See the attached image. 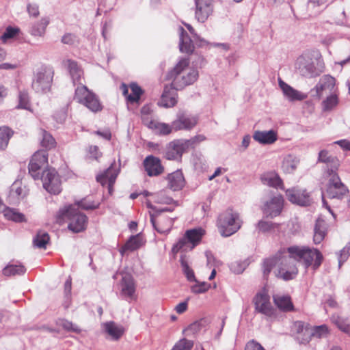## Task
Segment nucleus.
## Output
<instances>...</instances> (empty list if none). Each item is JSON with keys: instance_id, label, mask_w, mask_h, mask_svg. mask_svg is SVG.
Masks as SVG:
<instances>
[{"instance_id": "f257e3e1", "label": "nucleus", "mask_w": 350, "mask_h": 350, "mask_svg": "<svg viewBox=\"0 0 350 350\" xmlns=\"http://www.w3.org/2000/svg\"><path fill=\"white\" fill-rule=\"evenodd\" d=\"M48 163L46 151L36 152L29 164V173L34 180L40 179L43 187L50 193L58 194L62 191L61 180L57 172L54 168L44 170Z\"/></svg>"}, {"instance_id": "f03ea898", "label": "nucleus", "mask_w": 350, "mask_h": 350, "mask_svg": "<svg viewBox=\"0 0 350 350\" xmlns=\"http://www.w3.org/2000/svg\"><path fill=\"white\" fill-rule=\"evenodd\" d=\"M293 257L288 252V248L280 250L275 256L265 259L262 265V271L265 276L271 272L273 267H276L278 273L276 275L284 280L293 279L298 273Z\"/></svg>"}, {"instance_id": "7ed1b4c3", "label": "nucleus", "mask_w": 350, "mask_h": 350, "mask_svg": "<svg viewBox=\"0 0 350 350\" xmlns=\"http://www.w3.org/2000/svg\"><path fill=\"white\" fill-rule=\"evenodd\" d=\"M188 58L181 59L175 67L167 75L169 80H172V85L176 90H181L185 86L193 84L198 78V71L189 66Z\"/></svg>"}, {"instance_id": "20e7f679", "label": "nucleus", "mask_w": 350, "mask_h": 350, "mask_svg": "<svg viewBox=\"0 0 350 350\" xmlns=\"http://www.w3.org/2000/svg\"><path fill=\"white\" fill-rule=\"evenodd\" d=\"M288 252L295 260L303 263L306 269L312 266L314 270H317L323 260V256L319 250L309 247H289Z\"/></svg>"}, {"instance_id": "39448f33", "label": "nucleus", "mask_w": 350, "mask_h": 350, "mask_svg": "<svg viewBox=\"0 0 350 350\" xmlns=\"http://www.w3.org/2000/svg\"><path fill=\"white\" fill-rule=\"evenodd\" d=\"M60 217L68 220V228L75 233L85 230L88 224V217L79 211L75 205H69L60 209Z\"/></svg>"}, {"instance_id": "423d86ee", "label": "nucleus", "mask_w": 350, "mask_h": 350, "mask_svg": "<svg viewBox=\"0 0 350 350\" xmlns=\"http://www.w3.org/2000/svg\"><path fill=\"white\" fill-rule=\"evenodd\" d=\"M338 164L327 170L326 193L329 198L342 199L349 192L337 173Z\"/></svg>"}, {"instance_id": "0eeeda50", "label": "nucleus", "mask_w": 350, "mask_h": 350, "mask_svg": "<svg viewBox=\"0 0 350 350\" xmlns=\"http://www.w3.org/2000/svg\"><path fill=\"white\" fill-rule=\"evenodd\" d=\"M54 77V70L49 66H42L34 72L31 87L33 90L40 94H46L51 91Z\"/></svg>"}, {"instance_id": "6e6552de", "label": "nucleus", "mask_w": 350, "mask_h": 350, "mask_svg": "<svg viewBox=\"0 0 350 350\" xmlns=\"http://www.w3.org/2000/svg\"><path fill=\"white\" fill-rule=\"evenodd\" d=\"M295 68L303 77L312 78L317 77L323 72V66L308 55H300L295 63Z\"/></svg>"}, {"instance_id": "1a4fd4ad", "label": "nucleus", "mask_w": 350, "mask_h": 350, "mask_svg": "<svg viewBox=\"0 0 350 350\" xmlns=\"http://www.w3.org/2000/svg\"><path fill=\"white\" fill-rule=\"evenodd\" d=\"M239 215L232 210H227L219 215L217 226L221 236L227 237L232 235L240 228Z\"/></svg>"}, {"instance_id": "9d476101", "label": "nucleus", "mask_w": 350, "mask_h": 350, "mask_svg": "<svg viewBox=\"0 0 350 350\" xmlns=\"http://www.w3.org/2000/svg\"><path fill=\"white\" fill-rule=\"evenodd\" d=\"M174 208H163L159 211L157 213H150V222L153 228L161 234L168 233L174 224L175 217H170L163 215L164 212H172Z\"/></svg>"}, {"instance_id": "9b49d317", "label": "nucleus", "mask_w": 350, "mask_h": 350, "mask_svg": "<svg viewBox=\"0 0 350 350\" xmlns=\"http://www.w3.org/2000/svg\"><path fill=\"white\" fill-rule=\"evenodd\" d=\"M255 310L267 317H275V311L270 302V297L265 290L258 292L254 298Z\"/></svg>"}, {"instance_id": "f8f14e48", "label": "nucleus", "mask_w": 350, "mask_h": 350, "mask_svg": "<svg viewBox=\"0 0 350 350\" xmlns=\"http://www.w3.org/2000/svg\"><path fill=\"white\" fill-rule=\"evenodd\" d=\"M335 79L330 75H324L310 91L313 98L320 99L324 96L333 93L335 87Z\"/></svg>"}, {"instance_id": "ddd939ff", "label": "nucleus", "mask_w": 350, "mask_h": 350, "mask_svg": "<svg viewBox=\"0 0 350 350\" xmlns=\"http://www.w3.org/2000/svg\"><path fill=\"white\" fill-rule=\"evenodd\" d=\"M191 146H192V141L178 139L171 142L166 148L165 158L168 160L179 159Z\"/></svg>"}, {"instance_id": "4468645a", "label": "nucleus", "mask_w": 350, "mask_h": 350, "mask_svg": "<svg viewBox=\"0 0 350 350\" xmlns=\"http://www.w3.org/2000/svg\"><path fill=\"white\" fill-rule=\"evenodd\" d=\"M283 205V197L281 195H277L264 204L262 211L266 217L273 219L281 213Z\"/></svg>"}, {"instance_id": "2eb2a0df", "label": "nucleus", "mask_w": 350, "mask_h": 350, "mask_svg": "<svg viewBox=\"0 0 350 350\" xmlns=\"http://www.w3.org/2000/svg\"><path fill=\"white\" fill-rule=\"evenodd\" d=\"M198 117L187 113L180 111L176 119L172 122V127L174 131L190 130L198 123Z\"/></svg>"}, {"instance_id": "dca6fc26", "label": "nucleus", "mask_w": 350, "mask_h": 350, "mask_svg": "<svg viewBox=\"0 0 350 350\" xmlns=\"http://www.w3.org/2000/svg\"><path fill=\"white\" fill-rule=\"evenodd\" d=\"M195 18L200 23H204L213 12V0H195Z\"/></svg>"}, {"instance_id": "f3484780", "label": "nucleus", "mask_w": 350, "mask_h": 350, "mask_svg": "<svg viewBox=\"0 0 350 350\" xmlns=\"http://www.w3.org/2000/svg\"><path fill=\"white\" fill-rule=\"evenodd\" d=\"M136 286L133 278L125 275L120 281V296L122 299L131 301L136 299Z\"/></svg>"}, {"instance_id": "a211bd4d", "label": "nucleus", "mask_w": 350, "mask_h": 350, "mask_svg": "<svg viewBox=\"0 0 350 350\" xmlns=\"http://www.w3.org/2000/svg\"><path fill=\"white\" fill-rule=\"evenodd\" d=\"M286 195L288 200L293 204L306 206L311 202V198L306 190L294 187L287 189Z\"/></svg>"}, {"instance_id": "6ab92c4d", "label": "nucleus", "mask_w": 350, "mask_h": 350, "mask_svg": "<svg viewBox=\"0 0 350 350\" xmlns=\"http://www.w3.org/2000/svg\"><path fill=\"white\" fill-rule=\"evenodd\" d=\"M144 166L149 176H157L163 172V167L159 158L152 155L148 156L144 161Z\"/></svg>"}, {"instance_id": "aec40b11", "label": "nucleus", "mask_w": 350, "mask_h": 350, "mask_svg": "<svg viewBox=\"0 0 350 350\" xmlns=\"http://www.w3.org/2000/svg\"><path fill=\"white\" fill-rule=\"evenodd\" d=\"M174 86H165L158 105L165 108L172 107L177 103V92Z\"/></svg>"}, {"instance_id": "412c9836", "label": "nucleus", "mask_w": 350, "mask_h": 350, "mask_svg": "<svg viewBox=\"0 0 350 350\" xmlns=\"http://www.w3.org/2000/svg\"><path fill=\"white\" fill-rule=\"evenodd\" d=\"M118 174V171L111 165L108 167L103 174L97 176L96 180L103 186H107L109 193H111Z\"/></svg>"}, {"instance_id": "4be33fe9", "label": "nucleus", "mask_w": 350, "mask_h": 350, "mask_svg": "<svg viewBox=\"0 0 350 350\" xmlns=\"http://www.w3.org/2000/svg\"><path fill=\"white\" fill-rule=\"evenodd\" d=\"M278 84L284 96L290 101H300L307 98V94L294 89L280 78L278 79Z\"/></svg>"}, {"instance_id": "5701e85b", "label": "nucleus", "mask_w": 350, "mask_h": 350, "mask_svg": "<svg viewBox=\"0 0 350 350\" xmlns=\"http://www.w3.org/2000/svg\"><path fill=\"white\" fill-rule=\"evenodd\" d=\"M179 49L182 53H191L194 50L193 41L183 27H178Z\"/></svg>"}, {"instance_id": "b1692460", "label": "nucleus", "mask_w": 350, "mask_h": 350, "mask_svg": "<svg viewBox=\"0 0 350 350\" xmlns=\"http://www.w3.org/2000/svg\"><path fill=\"white\" fill-rule=\"evenodd\" d=\"M253 138L260 144H271L277 140L278 136L273 130L256 131L253 134Z\"/></svg>"}, {"instance_id": "393cba45", "label": "nucleus", "mask_w": 350, "mask_h": 350, "mask_svg": "<svg viewBox=\"0 0 350 350\" xmlns=\"http://www.w3.org/2000/svg\"><path fill=\"white\" fill-rule=\"evenodd\" d=\"M65 65L67 66L74 85L82 83L83 71L78 64L74 60L67 59Z\"/></svg>"}, {"instance_id": "a878e982", "label": "nucleus", "mask_w": 350, "mask_h": 350, "mask_svg": "<svg viewBox=\"0 0 350 350\" xmlns=\"http://www.w3.org/2000/svg\"><path fill=\"white\" fill-rule=\"evenodd\" d=\"M260 180L265 185L283 189L282 179L280 178L279 175L273 171L262 174L261 175Z\"/></svg>"}, {"instance_id": "bb28decb", "label": "nucleus", "mask_w": 350, "mask_h": 350, "mask_svg": "<svg viewBox=\"0 0 350 350\" xmlns=\"http://www.w3.org/2000/svg\"><path fill=\"white\" fill-rule=\"evenodd\" d=\"M273 301L275 306L283 312L294 311V306L289 295H274L273 296Z\"/></svg>"}, {"instance_id": "cd10ccee", "label": "nucleus", "mask_w": 350, "mask_h": 350, "mask_svg": "<svg viewBox=\"0 0 350 350\" xmlns=\"http://www.w3.org/2000/svg\"><path fill=\"white\" fill-rule=\"evenodd\" d=\"M144 244L142 236L140 233L131 236L126 243L120 248V252L123 256L126 251H135Z\"/></svg>"}, {"instance_id": "c85d7f7f", "label": "nucleus", "mask_w": 350, "mask_h": 350, "mask_svg": "<svg viewBox=\"0 0 350 350\" xmlns=\"http://www.w3.org/2000/svg\"><path fill=\"white\" fill-rule=\"evenodd\" d=\"M327 232V224L325 221L319 217L317 221L314 228L313 241L314 244L317 245L321 243L324 239Z\"/></svg>"}, {"instance_id": "c756f323", "label": "nucleus", "mask_w": 350, "mask_h": 350, "mask_svg": "<svg viewBox=\"0 0 350 350\" xmlns=\"http://www.w3.org/2000/svg\"><path fill=\"white\" fill-rule=\"evenodd\" d=\"M168 187L173 191L180 190L185 185V178L181 171L177 170L167 176Z\"/></svg>"}, {"instance_id": "7c9ffc66", "label": "nucleus", "mask_w": 350, "mask_h": 350, "mask_svg": "<svg viewBox=\"0 0 350 350\" xmlns=\"http://www.w3.org/2000/svg\"><path fill=\"white\" fill-rule=\"evenodd\" d=\"M50 23L49 18L42 17L40 21L33 23L29 29V33L33 36L42 37L45 34L46 29Z\"/></svg>"}, {"instance_id": "2f4dec72", "label": "nucleus", "mask_w": 350, "mask_h": 350, "mask_svg": "<svg viewBox=\"0 0 350 350\" xmlns=\"http://www.w3.org/2000/svg\"><path fill=\"white\" fill-rule=\"evenodd\" d=\"M90 95L85 96L84 100H82L81 104L85 105L93 112L100 111L103 107L98 96L92 92L90 93Z\"/></svg>"}, {"instance_id": "473e14b6", "label": "nucleus", "mask_w": 350, "mask_h": 350, "mask_svg": "<svg viewBox=\"0 0 350 350\" xmlns=\"http://www.w3.org/2000/svg\"><path fill=\"white\" fill-rule=\"evenodd\" d=\"M204 233L205 231L201 228L188 230L185 232L186 239L192 245L191 250L199 244Z\"/></svg>"}, {"instance_id": "72a5a7b5", "label": "nucleus", "mask_w": 350, "mask_h": 350, "mask_svg": "<svg viewBox=\"0 0 350 350\" xmlns=\"http://www.w3.org/2000/svg\"><path fill=\"white\" fill-rule=\"evenodd\" d=\"M104 329L113 340H118L124 333V329L122 326L118 325L113 321L107 322L103 325Z\"/></svg>"}, {"instance_id": "f704fd0d", "label": "nucleus", "mask_w": 350, "mask_h": 350, "mask_svg": "<svg viewBox=\"0 0 350 350\" xmlns=\"http://www.w3.org/2000/svg\"><path fill=\"white\" fill-rule=\"evenodd\" d=\"M26 272V268L21 263L12 264L9 263L2 270V273L5 276L21 275Z\"/></svg>"}, {"instance_id": "c9c22d12", "label": "nucleus", "mask_w": 350, "mask_h": 350, "mask_svg": "<svg viewBox=\"0 0 350 350\" xmlns=\"http://www.w3.org/2000/svg\"><path fill=\"white\" fill-rule=\"evenodd\" d=\"M3 216L8 220L14 222L25 221V216L24 214L18 212L16 209L4 206L2 211Z\"/></svg>"}, {"instance_id": "e433bc0d", "label": "nucleus", "mask_w": 350, "mask_h": 350, "mask_svg": "<svg viewBox=\"0 0 350 350\" xmlns=\"http://www.w3.org/2000/svg\"><path fill=\"white\" fill-rule=\"evenodd\" d=\"M14 131L7 126H0V150H4L8 146L9 141Z\"/></svg>"}, {"instance_id": "4c0bfd02", "label": "nucleus", "mask_w": 350, "mask_h": 350, "mask_svg": "<svg viewBox=\"0 0 350 350\" xmlns=\"http://www.w3.org/2000/svg\"><path fill=\"white\" fill-rule=\"evenodd\" d=\"M27 195V189L22 186L21 181H15L10 187V196L17 200L23 199Z\"/></svg>"}, {"instance_id": "58836bf2", "label": "nucleus", "mask_w": 350, "mask_h": 350, "mask_svg": "<svg viewBox=\"0 0 350 350\" xmlns=\"http://www.w3.org/2000/svg\"><path fill=\"white\" fill-rule=\"evenodd\" d=\"M180 262L182 271L187 279L190 282L196 281L194 272L189 266L188 258L185 255H182L180 258Z\"/></svg>"}, {"instance_id": "ea45409f", "label": "nucleus", "mask_w": 350, "mask_h": 350, "mask_svg": "<svg viewBox=\"0 0 350 350\" xmlns=\"http://www.w3.org/2000/svg\"><path fill=\"white\" fill-rule=\"evenodd\" d=\"M299 163V160L297 157L288 155L284 157L282 162V169L286 173H292L293 172L297 167Z\"/></svg>"}, {"instance_id": "a19ab883", "label": "nucleus", "mask_w": 350, "mask_h": 350, "mask_svg": "<svg viewBox=\"0 0 350 350\" xmlns=\"http://www.w3.org/2000/svg\"><path fill=\"white\" fill-rule=\"evenodd\" d=\"M49 235L47 232L44 231H38L36 235L33 237V245L38 248L45 249L46 245L49 241Z\"/></svg>"}, {"instance_id": "79ce46f5", "label": "nucleus", "mask_w": 350, "mask_h": 350, "mask_svg": "<svg viewBox=\"0 0 350 350\" xmlns=\"http://www.w3.org/2000/svg\"><path fill=\"white\" fill-rule=\"evenodd\" d=\"M130 88L132 93L127 96V100L131 103L138 102L141 95L143 94L142 89L135 83H131Z\"/></svg>"}, {"instance_id": "37998d69", "label": "nucleus", "mask_w": 350, "mask_h": 350, "mask_svg": "<svg viewBox=\"0 0 350 350\" xmlns=\"http://www.w3.org/2000/svg\"><path fill=\"white\" fill-rule=\"evenodd\" d=\"M90 92H92L82 83H78L75 89V99L77 100L78 103H81L82 100H84L85 96H90Z\"/></svg>"}, {"instance_id": "c03bdc74", "label": "nucleus", "mask_w": 350, "mask_h": 350, "mask_svg": "<svg viewBox=\"0 0 350 350\" xmlns=\"http://www.w3.org/2000/svg\"><path fill=\"white\" fill-rule=\"evenodd\" d=\"M17 109H23L31 111L29 97L26 91H20L18 94V104Z\"/></svg>"}, {"instance_id": "a18cd8bd", "label": "nucleus", "mask_w": 350, "mask_h": 350, "mask_svg": "<svg viewBox=\"0 0 350 350\" xmlns=\"http://www.w3.org/2000/svg\"><path fill=\"white\" fill-rule=\"evenodd\" d=\"M327 95L326 99L322 103L323 109L324 111H329L338 105V99L336 94L331 93Z\"/></svg>"}, {"instance_id": "49530a36", "label": "nucleus", "mask_w": 350, "mask_h": 350, "mask_svg": "<svg viewBox=\"0 0 350 350\" xmlns=\"http://www.w3.org/2000/svg\"><path fill=\"white\" fill-rule=\"evenodd\" d=\"M278 226V224L261 219L256 224V228L258 232L265 233L271 231Z\"/></svg>"}, {"instance_id": "de8ad7c7", "label": "nucleus", "mask_w": 350, "mask_h": 350, "mask_svg": "<svg viewBox=\"0 0 350 350\" xmlns=\"http://www.w3.org/2000/svg\"><path fill=\"white\" fill-rule=\"evenodd\" d=\"M332 321L337 325V327L342 332L345 333L350 332V326L346 320L342 319L338 315H333L332 317Z\"/></svg>"}, {"instance_id": "09e8293b", "label": "nucleus", "mask_w": 350, "mask_h": 350, "mask_svg": "<svg viewBox=\"0 0 350 350\" xmlns=\"http://www.w3.org/2000/svg\"><path fill=\"white\" fill-rule=\"evenodd\" d=\"M42 139L41 140V145L48 149H51L54 147L55 144V139L53 136L47 133L46 131H42Z\"/></svg>"}, {"instance_id": "8fccbe9b", "label": "nucleus", "mask_w": 350, "mask_h": 350, "mask_svg": "<svg viewBox=\"0 0 350 350\" xmlns=\"http://www.w3.org/2000/svg\"><path fill=\"white\" fill-rule=\"evenodd\" d=\"M75 205L77 206V208H81L84 210H94L98 208L99 203H96L92 200L85 198L80 201H78L77 204Z\"/></svg>"}, {"instance_id": "3c124183", "label": "nucleus", "mask_w": 350, "mask_h": 350, "mask_svg": "<svg viewBox=\"0 0 350 350\" xmlns=\"http://www.w3.org/2000/svg\"><path fill=\"white\" fill-rule=\"evenodd\" d=\"M193 347V342L192 340L183 338L176 342L171 350H191Z\"/></svg>"}, {"instance_id": "603ef678", "label": "nucleus", "mask_w": 350, "mask_h": 350, "mask_svg": "<svg viewBox=\"0 0 350 350\" xmlns=\"http://www.w3.org/2000/svg\"><path fill=\"white\" fill-rule=\"evenodd\" d=\"M153 131H154L160 135H168L170 134L173 129L172 125H169L165 123H161L158 122H155V126L152 128Z\"/></svg>"}, {"instance_id": "864d4df0", "label": "nucleus", "mask_w": 350, "mask_h": 350, "mask_svg": "<svg viewBox=\"0 0 350 350\" xmlns=\"http://www.w3.org/2000/svg\"><path fill=\"white\" fill-rule=\"evenodd\" d=\"M154 200L158 204H176L172 198L169 197L165 194L163 191H160L154 195Z\"/></svg>"}, {"instance_id": "5fc2aeb1", "label": "nucleus", "mask_w": 350, "mask_h": 350, "mask_svg": "<svg viewBox=\"0 0 350 350\" xmlns=\"http://www.w3.org/2000/svg\"><path fill=\"white\" fill-rule=\"evenodd\" d=\"M350 256V243H347L338 254V267L346 262Z\"/></svg>"}, {"instance_id": "6e6d98bb", "label": "nucleus", "mask_w": 350, "mask_h": 350, "mask_svg": "<svg viewBox=\"0 0 350 350\" xmlns=\"http://www.w3.org/2000/svg\"><path fill=\"white\" fill-rule=\"evenodd\" d=\"M328 333V328L326 325H322L320 326H317L314 328L313 332L312 333H308V334L311 336H315L317 338H322L325 336Z\"/></svg>"}, {"instance_id": "4d7b16f0", "label": "nucleus", "mask_w": 350, "mask_h": 350, "mask_svg": "<svg viewBox=\"0 0 350 350\" xmlns=\"http://www.w3.org/2000/svg\"><path fill=\"white\" fill-rule=\"evenodd\" d=\"M27 12L30 17L37 18L40 14L39 5L36 3H28Z\"/></svg>"}, {"instance_id": "13d9d810", "label": "nucleus", "mask_w": 350, "mask_h": 350, "mask_svg": "<svg viewBox=\"0 0 350 350\" xmlns=\"http://www.w3.org/2000/svg\"><path fill=\"white\" fill-rule=\"evenodd\" d=\"M185 25L186 26L187 29L189 31L191 34L193 35V40L197 44H199V46H200L207 44V42L205 40L200 38V37L197 33H196L195 29L192 27V26L191 25L185 24Z\"/></svg>"}, {"instance_id": "bf43d9fd", "label": "nucleus", "mask_w": 350, "mask_h": 350, "mask_svg": "<svg viewBox=\"0 0 350 350\" xmlns=\"http://www.w3.org/2000/svg\"><path fill=\"white\" fill-rule=\"evenodd\" d=\"M319 160L323 163H334V167L336 164L338 165V161H334V158L328 156V152L325 150H321L319 153Z\"/></svg>"}, {"instance_id": "052dcab7", "label": "nucleus", "mask_w": 350, "mask_h": 350, "mask_svg": "<svg viewBox=\"0 0 350 350\" xmlns=\"http://www.w3.org/2000/svg\"><path fill=\"white\" fill-rule=\"evenodd\" d=\"M18 29L10 26L5 29L1 38L3 41H5L8 39L14 38L18 33Z\"/></svg>"}, {"instance_id": "680f3d73", "label": "nucleus", "mask_w": 350, "mask_h": 350, "mask_svg": "<svg viewBox=\"0 0 350 350\" xmlns=\"http://www.w3.org/2000/svg\"><path fill=\"white\" fill-rule=\"evenodd\" d=\"M187 243H189V242H188L185 235L183 237L180 238L176 244L173 245L172 250L174 254H176L180 250L185 249Z\"/></svg>"}, {"instance_id": "e2e57ef3", "label": "nucleus", "mask_w": 350, "mask_h": 350, "mask_svg": "<svg viewBox=\"0 0 350 350\" xmlns=\"http://www.w3.org/2000/svg\"><path fill=\"white\" fill-rule=\"evenodd\" d=\"M210 288V284L206 282H201L191 286V291L195 294L205 293Z\"/></svg>"}, {"instance_id": "0e129e2a", "label": "nucleus", "mask_w": 350, "mask_h": 350, "mask_svg": "<svg viewBox=\"0 0 350 350\" xmlns=\"http://www.w3.org/2000/svg\"><path fill=\"white\" fill-rule=\"evenodd\" d=\"M61 326H62L64 329L68 331H72L76 333H79L81 331V329L78 327L77 325L73 324L72 322L67 320L62 321Z\"/></svg>"}, {"instance_id": "69168bd1", "label": "nucleus", "mask_w": 350, "mask_h": 350, "mask_svg": "<svg viewBox=\"0 0 350 350\" xmlns=\"http://www.w3.org/2000/svg\"><path fill=\"white\" fill-rule=\"evenodd\" d=\"M292 330L297 334H301L308 332V329L304 327V323L300 321H297L293 323L292 326Z\"/></svg>"}, {"instance_id": "338daca9", "label": "nucleus", "mask_w": 350, "mask_h": 350, "mask_svg": "<svg viewBox=\"0 0 350 350\" xmlns=\"http://www.w3.org/2000/svg\"><path fill=\"white\" fill-rule=\"evenodd\" d=\"M77 41V36L70 33H67L64 34L62 38V42L64 44L72 45L74 44Z\"/></svg>"}, {"instance_id": "774afa93", "label": "nucleus", "mask_w": 350, "mask_h": 350, "mask_svg": "<svg viewBox=\"0 0 350 350\" xmlns=\"http://www.w3.org/2000/svg\"><path fill=\"white\" fill-rule=\"evenodd\" d=\"M245 350H265V349L263 348V347L260 343L252 340L247 343Z\"/></svg>"}]
</instances>
